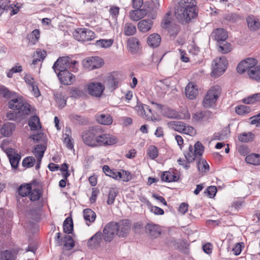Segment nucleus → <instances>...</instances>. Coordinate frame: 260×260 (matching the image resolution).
<instances>
[{
    "instance_id": "nucleus-1",
    "label": "nucleus",
    "mask_w": 260,
    "mask_h": 260,
    "mask_svg": "<svg viewBox=\"0 0 260 260\" xmlns=\"http://www.w3.org/2000/svg\"><path fill=\"white\" fill-rule=\"evenodd\" d=\"M175 14L180 22H188L198 15L195 0H178Z\"/></svg>"
},
{
    "instance_id": "nucleus-2",
    "label": "nucleus",
    "mask_w": 260,
    "mask_h": 260,
    "mask_svg": "<svg viewBox=\"0 0 260 260\" xmlns=\"http://www.w3.org/2000/svg\"><path fill=\"white\" fill-rule=\"evenodd\" d=\"M8 107L21 116H25L32 114L35 111L34 108L25 102L20 96L11 99L8 103Z\"/></svg>"
},
{
    "instance_id": "nucleus-3",
    "label": "nucleus",
    "mask_w": 260,
    "mask_h": 260,
    "mask_svg": "<svg viewBox=\"0 0 260 260\" xmlns=\"http://www.w3.org/2000/svg\"><path fill=\"white\" fill-rule=\"evenodd\" d=\"M77 63V61L73 60L69 56L60 57L54 62L52 68L56 74L58 72H63L67 71L68 69L71 68H72V71L76 72L77 70V69L76 68Z\"/></svg>"
},
{
    "instance_id": "nucleus-4",
    "label": "nucleus",
    "mask_w": 260,
    "mask_h": 260,
    "mask_svg": "<svg viewBox=\"0 0 260 260\" xmlns=\"http://www.w3.org/2000/svg\"><path fill=\"white\" fill-rule=\"evenodd\" d=\"M221 93V88L217 85L212 86L207 92L203 101V105L205 108H211L219 99Z\"/></svg>"
},
{
    "instance_id": "nucleus-5",
    "label": "nucleus",
    "mask_w": 260,
    "mask_h": 260,
    "mask_svg": "<svg viewBox=\"0 0 260 260\" xmlns=\"http://www.w3.org/2000/svg\"><path fill=\"white\" fill-rule=\"evenodd\" d=\"M204 151V146L200 142L198 141L194 144V147L190 145L188 150L184 151V155L186 161L189 163L202 157Z\"/></svg>"
},
{
    "instance_id": "nucleus-6",
    "label": "nucleus",
    "mask_w": 260,
    "mask_h": 260,
    "mask_svg": "<svg viewBox=\"0 0 260 260\" xmlns=\"http://www.w3.org/2000/svg\"><path fill=\"white\" fill-rule=\"evenodd\" d=\"M100 131L101 129L98 127L96 147L112 145L117 143L118 140L116 137L109 134L103 133Z\"/></svg>"
},
{
    "instance_id": "nucleus-7",
    "label": "nucleus",
    "mask_w": 260,
    "mask_h": 260,
    "mask_svg": "<svg viewBox=\"0 0 260 260\" xmlns=\"http://www.w3.org/2000/svg\"><path fill=\"white\" fill-rule=\"evenodd\" d=\"M228 61L224 57L215 58L212 63V76L218 77L221 75L225 71Z\"/></svg>"
},
{
    "instance_id": "nucleus-8",
    "label": "nucleus",
    "mask_w": 260,
    "mask_h": 260,
    "mask_svg": "<svg viewBox=\"0 0 260 260\" xmlns=\"http://www.w3.org/2000/svg\"><path fill=\"white\" fill-rule=\"evenodd\" d=\"M163 116L172 119H189L190 114L188 110H184L181 112H178L174 109L165 106L161 114Z\"/></svg>"
},
{
    "instance_id": "nucleus-9",
    "label": "nucleus",
    "mask_w": 260,
    "mask_h": 260,
    "mask_svg": "<svg viewBox=\"0 0 260 260\" xmlns=\"http://www.w3.org/2000/svg\"><path fill=\"white\" fill-rule=\"evenodd\" d=\"M74 38L78 41H88L95 38L94 32L87 28H78L73 33Z\"/></svg>"
},
{
    "instance_id": "nucleus-10",
    "label": "nucleus",
    "mask_w": 260,
    "mask_h": 260,
    "mask_svg": "<svg viewBox=\"0 0 260 260\" xmlns=\"http://www.w3.org/2000/svg\"><path fill=\"white\" fill-rule=\"evenodd\" d=\"M97 134L98 127H94L88 131H84L82 135L83 142L88 146L96 147Z\"/></svg>"
},
{
    "instance_id": "nucleus-11",
    "label": "nucleus",
    "mask_w": 260,
    "mask_h": 260,
    "mask_svg": "<svg viewBox=\"0 0 260 260\" xmlns=\"http://www.w3.org/2000/svg\"><path fill=\"white\" fill-rule=\"evenodd\" d=\"M136 109L140 116H141L148 120H151L152 121L159 120V118L155 116L152 112L151 108L148 105H142L141 106H137Z\"/></svg>"
},
{
    "instance_id": "nucleus-12",
    "label": "nucleus",
    "mask_w": 260,
    "mask_h": 260,
    "mask_svg": "<svg viewBox=\"0 0 260 260\" xmlns=\"http://www.w3.org/2000/svg\"><path fill=\"white\" fill-rule=\"evenodd\" d=\"M105 88V85L102 83L91 82L87 85V92L91 96L99 98L102 95Z\"/></svg>"
},
{
    "instance_id": "nucleus-13",
    "label": "nucleus",
    "mask_w": 260,
    "mask_h": 260,
    "mask_svg": "<svg viewBox=\"0 0 260 260\" xmlns=\"http://www.w3.org/2000/svg\"><path fill=\"white\" fill-rule=\"evenodd\" d=\"M117 223L111 222L107 224L103 229L102 235L103 239L106 242H111L117 235Z\"/></svg>"
},
{
    "instance_id": "nucleus-14",
    "label": "nucleus",
    "mask_w": 260,
    "mask_h": 260,
    "mask_svg": "<svg viewBox=\"0 0 260 260\" xmlns=\"http://www.w3.org/2000/svg\"><path fill=\"white\" fill-rule=\"evenodd\" d=\"M104 62L102 58L95 56L87 58L83 61V66L86 69L92 70L100 68Z\"/></svg>"
},
{
    "instance_id": "nucleus-15",
    "label": "nucleus",
    "mask_w": 260,
    "mask_h": 260,
    "mask_svg": "<svg viewBox=\"0 0 260 260\" xmlns=\"http://www.w3.org/2000/svg\"><path fill=\"white\" fill-rule=\"evenodd\" d=\"M117 235L119 237H126L131 229V223L128 220H123L117 223Z\"/></svg>"
},
{
    "instance_id": "nucleus-16",
    "label": "nucleus",
    "mask_w": 260,
    "mask_h": 260,
    "mask_svg": "<svg viewBox=\"0 0 260 260\" xmlns=\"http://www.w3.org/2000/svg\"><path fill=\"white\" fill-rule=\"evenodd\" d=\"M61 84L64 85H71L75 80V77L68 70L63 72H58L57 74Z\"/></svg>"
},
{
    "instance_id": "nucleus-17",
    "label": "nucleus",
    "mask_w": 260,
    "mask_h": 260,
    "mask_svg": "<svg viewBox=\"0 0 260 260\" xmlns=\"http://www.w3.org/2000/svg\"><path fill=\"white\" fill-rule=\"evenodd\" d=\"M103 237L100 232L96 233L93 236L89 239L87 242V246L91 249H94L101 246L103 243Z\"/></svg>"
},
{
    "instance_id": "nucleus-18",
    "label": "nucleus",
    "mask_w": 260,
    "mask_h": 260,
    "mask_svg": "<svg viewBox=\"0 0 260 260\" xmlns=\"http://www.w3.org/2000/svg\"><path fill=\"white\" fill-rule=\"evenodd\" d=\"M118 74L116 72L110 74L104 81V83L107 88L111 89L112 90L117 88L119 80L117 77Z\"/></svg>"
},
{
    "instance_id": "nucleus-19",
    "label": "nucleus",
    "mask_w": 260,
    "mask_h": 260,
    "mask_svg": "<svg viewBox=\"0 0 260 260\" xmlns=\"http://www.w3.org/2000/svg\"><path fill=\"white\" fill-rule=\"evenodd\" d=\"M153 25V22L151 19L141 20L138 23L139 30L143 33L149 31Z\"/></svg>"
},
{
    "instance_id": "nucleus-20",
    "label": "nucleus",
    "mask_w": 260,
    "mask_h": 260,
    "mask_svg": "<svg viewBox=\"0 0 260 260\" xmlns=\"http://www.w3.org/2000/svg\"><path fill=\"white\" fill-rule=\"evenodd\" d=\"M145 229L146 233L152 238H156L161 233V229L157 224L148 223Z\"/></svg>"
},
{
    "instance_id": "nucleus-21",
    "label": "nucleus",
    "mask_w": 260,
    "mask_h": 260,
    "mask_svg": "<svg viewBox=\"0 0 260 260\" xmlns=\"http://www.w3.org/2000/svg\"><path fill=\"white\" fill-rule=\"evenodd\" d=\"M185 93L188 99L193 100L198 94V89L194 83L190 82L185 87Z\"/></svg>"
},
{
    "instance_id": "nucleus-22",
    "label": "nucleus",
    "mask_w": 260,
    "mask_h": 260,
    "mask_svg": "<svg viewBox=\"0 0 260 260\" xmlns=\"http://www.w3.org/2000/svg\"><path fill=\"white\" fill-rule=\"evenodd\" d=\"M161 37L157 33H153L150 35L147 39L148 45L153 48L157 47L160 43Z\"/></svg>"
},
{
    "instance_id": "nucleus-23",
    "label": "nucleus",
    "mask_w": 260,
    "mask_h": 260,
    "mask_svg": "<svg viewBox=\"0 0 260 260\" xmlns=\"http://www.w3.org/2000/svg\"><path fill=\"white\" fill-rule=\"evenodd\" d=\"M15 129V124L8 122L3 124L0 129V133L3 136L9 137L12 134Z\"/></svg>"
},
{
    "instance_id": "nucleus-24",
    "label": "nucleus",
    "mask_w": 260,
    "mask_h": 260,
    "mask_svg": "<svg viewBox=\"0 0 260 260\" xmlns=\"http://www.w3.org/2000/svg\"><path fill=\"white\" fill-rule=\"evenodd\" d=\"M55 100L59 108H62L66 105L67 98L61 90L56 91L54 94Z\"/></svg>"
},
{
    "instance_id": "nucleus-25",
    "label": "nucleus",
    "mask_w": 260,
    "mask_h": 260,
    "mask_svg": "<svg viewBox=\"0 0 260 260\" xmlns=\"http://www.w3.org/2000/svg\"><path fill=\"white\" fill-rule=\"evenodd\" d=\"M95 118L99 123L103 125H109L113 122L112 117L109 114H97Z\"/></svg>"
},
{
    "instance_id": "nucleus-26",
    "label": "nucleus",
    "mask_w": 260,
    "mask_h": 260,
    "mask_svg": "<svg viewBox=\"0 0 260 260\" xmlns=\"http://www.w3.org/2000/svg\"><path fill=\"white\" fill-rule=\"evenodd\" d=\"M212 34L217 43L221 41L224 43L228 38L227 32L223 28H217L213 32Z\"/></svg>"
},
{
    "instance_id": "nucleus-27",
    "label": "nucleus",
    "mask_w": 260,
    "mask_h": 260,
    "mask_svg": "<svg viewBox=\"0 0 260 260\" xmlns=\"http://www.w3.org/2000/svg\"><path fill=\"white\" fill-rule=\"evenodd\" d=\"M212 113L209 111L198 112L192 116V119L196 121H202L207 120L211 117Z\"/></svg>"
},
{
    "instance_id": "nucleus-28",
    "label": "nucleus",
    "mask_w": 260,
    "mask_h": 260,
    "mask_svg": "<svg viewBox=\"0 0 260 260\" xmlns=\"http://www.w3.org/2000/svg\"><path fill=\"white\" fill-rule=\"evenodd\" d=\"M83 216L85 220L86 221V224L89 226L91 223L94 221L96 214L91 209H86L83 211Z\"/></svg>"
},
{
    "instance_id": "nucleus-29",
    "label": "nucleus",
    "mask_w": 260,
    "mask_h": 260,
    "mask_svg": "<svg viewBox=\"0 0 260 260\" xmlns=\"http://www.w3.org/2000/svg\"><path fill=\"white\" fill-rule=\"evenodd\" d=\"M146 15V12L142 9H138L137 10L131 11L129 12L130 19L135 21H137L143 18Z\"/></svg>"
},
{
    "instance_id": "nucleus-30",
    "label": "nucleus",
    "mask_w": 260,
    "mask_h": 260,
    "mask_svg": "<svg viewBox=\"0 0 260 260\" xmlns=\"http://www.w3.org/2000/svg\"><path fill=\"white\" fill-rule=\"evenodd\" d=\"M28 125L31 131H36L41 128L40 119L38 116H33L28 120Z\"/></svg>"
},
{
    "instance_id": "nucleus-31",
    "label": "nucleus",
    "mask_w": 260,
    "mask_h": 260,
    "mask_svg": "<svg viewBox=\"0 0 260 260\" xmlns=\"http://www.w3.org/2000/svg\"><path fill=\"white\" fill-rule=\"evenodd\" d=\"M245 161L255 166L259 165H260V154L251 153L246 157Z\"/></svg>"
},
{
    "instance_id": "nucleus-32",
    "label": "nucleus",
    "mask_w": 260,
    "mask_h": 260,
    "mask_svg": "<svg viewBox=\"0 0 260 260\" xmlns=\"http://www.w3.org/2000/svg\"><path fill=\"white\" fill-rule=\"evenodd\" d=\"M46 52L44 50H37L34 55L32 63L36 65L38 62L42 61L46 57Z\"/></svg>"
},
{
    "instance_id": "nucleus-33",
    "label": "nucleus",
    "mask_w": 260,
    "mask_h": 260,
    "mask_svg": "<svg viewBox=\"0 0 260 260\" xmlns=\"http://www.w3.org/2000/svg\"><path fill=\"white\" fill-rule=\"evenodd\" d=\"M247 22L248 27L251 30H256L260 27V22L259 20L253 17H248L247 18Z\"/></svg>"
},
{
    "instance_id": "nucleus-34",
    "label": "nucleus",
    "mask_w": 260,
    "mask_h": 260,
    "mask_svg": "<svg viewBox=\"0 0 260 260\" xmlns=\"http://www.w3.org/2000/svg\"><path fill=\"white\" fill-rule=\"evenodd\" d=\"M127 45L130 49L131 51L135 52L138 51L139 49L140 42L137 38L133 37L128 39Z\"/></svg>"
},
{
    "instance_id": "nucleus-35",
    "label": "nucleus",
    "mask_w": 260,
    "mask_h": 260,
    "mask_svg": "<svg viewBox=\"0 0 260 260\" xmlns=\"http://www.w3.org/2000/svg\"><path fill=\"white\" fill-rule=\"evenodd\" d=\"M46 148L44 144H39L35 147L33 153L37 159H42Z\"/></svg>"
},
{
    "instance_id": "nucleus-36",
    "label": "nucleus",
    "mask_w": 260,
    "mask_h": 260,
    "mask_svg": "<svg viewBox=\"0 0 260 260\" xmlns=\"http://www.w3.org/2000/svg\"><path fill=\"white\" fill-rule=\"evenodd\" d=\"M198 160L197 166L199 172L206 173L209 170V166L206 160L201 157Z\"/></svg>"
},
{
    "instance_id": "nucleus-37",
    "label": "nucleus",
    "mask_w": 260,
    "mask_h": 260,
    "mask_svg": "<svg viewBox=\"0 0 260 260\" xmlns=\"http://www.w3.org/2000/svg\"><path fill=\"white\" fill-rule=\"evenodd\" d=\"M136 26L132 23H126L124 26V33L125 36H133L136 32Z\"/></svg>"
},
{
    "instance_id": "nucleus-38",
    "label": "nucleus",
    "mask_w": 260,
    "mask_h": 260,
    "mask_svg": "<svg viewBox=\"0 0 260 260\" xmlns=\"http://www.w3.org/2000/svg\"><path fill=\"white\" fill-rule=\"evenodd\" d=\"M184 123L182 121H170L168 123L169 128L175 131L182 133L183 129Z\"/></svg>"
},
{
    "instance_id": "nucleus-39",
    "label": "nucleus",
    "mask_w": 260,
    "mask_h": 260,
    "mask_svg": "<svg viewBox=\"0 0 260 260\" xmlns=\"http://www.w3.org/2000/svg\"><path fill=\"white\" fill-rule=\"evenodd\" d=\"M254 137V135L251 133H243L238 136V140L244 143H248L252 141Z\"/></svg>"
},
{
    "instance_id": "nucleus-40",
    "label": "nucleus",
    "mask_w": 260,
    "mask_h": 260,
    "mask_svg": "<svg viewBox=\"0 0 260 260\" xmlns=\"http://www.w3.org/2000/svg\"><path fill=\"white\" fill-rule=\"evenodd\" d=\"M161 180L166 182H173L177 180V177L173 172H165L161 175Z\"/></svg>"
},
{
    "instance_id": "nucleus-41",
    "label": "nucleus",
    "mask_w": 260,
    "mask_h": 260,
    "mask_svg": "<svg viewBox=\"0 0 260 260\" xmlns=\"http://www.w3.org/2000/svg\"><path fill=\"white\" fill-rule=\"evenodd\" d=\"M103 171L107 176L117 180L118 179V176H119L118 171L110 169V168L107 165H104L103 166Z\"/></svg>"
},
{
    "instance_id": "nucleus-42",
    "label": "nucleus",
    "mask_w": 260,
    "mask_h": 260,
    "mask_svg": "<svg viewBox=\"0 0 260 260\" xmlns=\"http://www.w3.org/2000/svg\"><path fill=\"white\" fill-rule=\"evenodd\" d=\"M114 42V40L110 39H100L96 41V45L103 48H107L111 47Z\"/></svg>"
},
{
    "instance_id": "nucleus-43",
    "label": "nucleus",
    "mask_w": 260,
    "mask_h": 260,
    "mask_svg": "<svg viewBox=\"0 0 260 260\" xmlns=\"http://www.w3.org/2000/svg\"><path fill=\"white\" fill-rule=\"evenodd\" d=\"M40 38V31L36 29L34 30L28 36L29 40V44L30 45L35 44Z\"/></svg>"
},
{
    "instance_id": "nucleus-44",
    "label": "nucleus",
    "mask_w": 260,
    "mask_h": 260,
    "mask_svg": "<svg viewBox=\"0 0 260 260\" xmlns=\"http://www.w3.org/2000/svg\"><path fill=\"white\" fill-rule=\"evenodd\" d=\"M248 75L250 78L260 82V66H256Z\"/></svg>"
},
{
    "instance_id": "nucleus-45",
    "label": "nucleus",
    "mask_w": 260,
    "mask_h": 260,
    "mask_svg": "<svg viewBox=\"0 0 260 260\" xmlns=\"http://www.w3.org/2000/svg\"><path fill=\"white\" fill-rule=\"evenodd\" d=\"M63 231L65 233L70 234L73 230V223L72 219L68 217L63 222Z\"/></svg>"
},
{
    "instance_id": "nucleus-46",
    "label": "nucleus",
    "mask_w": 260,
    "mask_h": 260,
    "mask_svg": "<svg viewBox=\"0 0 260 260\" xmlns=\"http://www.w3.org/2000/svg\"><path fill=\"white\" fill-rule=\"evenodd\" d=\"M31 186L30 184H26L21 185L18 188V192L22 197H26L30 192Z\"/></svg>"
},
{
    "instance_id": "nucleus-47",
    "label": "nucleus",
    "mask_w": 260,
    "mask_h": 260,
    "mask_svg": "<svg viewBox=\"0 0 260 260\" xmlns=\"http://www.w3.org/2000/svg\"><path fill=\"white\" fill-rule=\"evenodd\" d=\"M119 176L117 180H122L124 182H128L132 179V175L130 172L123 170L118 173Z\"/></svg>"
},
{
    "instance_id": "nucleus-48",
    "label": "nucleus",
    "mask_w": 260,
    "mask_h": 260,
    "mask_svg": "<svg viewBox=\"0 0 260 260\" xmlns=\"http://www.w3.org/2000/svg\"><path fill=\"white\" fill-rule=\"evenodd\" d=\"M260 101V93L253 94L243 100V102L246 104H253Z\"/></svg>"
},
{
    "instance_id": "nucleus-49",
    "label": "nucleus",
    "mask_w": 260,
    "mask_h": 260,
    "mask_svg": "<svg viewBox=\"0 0 260 260\" xmlns=\"http://www.w3.org/2000/svg\"><path fill=\"white\" fill-rule=\"evenodd\" d=\"M246 64V67L248 69V74L250 71L253 70V69L257 66V61L253 58H248L244 60Z\"/></svg>"
},
{
    "instance_id": "nucleus-50",
    "label": "nucleus",
    "mask_w": 260,
    "mask_h": 260,
    "mask_svg": "<svg viewBox=\"0 0 260 260\" xmlns=\"http://www.w3.org/2000/svg\"><path fill=\"white\" fill-rule=\"evenodd\" d=\"M218 45L219 46V51L221 53H226L231 50L230 44L227 43L225 40L224 43H222V41L218 43Z\"/></svg>"
},
{
    "instance_id": "nucleus-51",
    "label": "nucleus",
    "mask_w": 260,
    "mask_h": 260,
    "mask_svg": "<svg viewBox=\"0 0 260 260\" xmlns=\"http://www.w3.org/2000/svg\"><path fill=\"white\" fill-rule=\"evenodd\" d=\"M118 191L116 188H112L109 190L107 203L108 205H112L114 203Z\"/></svg>"
},
{
    "instance_id": "nucleus-52",
    "label": "nucleus",
    "mask_w": 260,
    "mask_h": 260,
    "mask_svg": "<svg viewBox=\"0 0 260 260\" xmlns=\"http://www.w3.org/2000/svg\"><path fill=\"white\" fill-rule=\"evenodd\" d=\"M147 153L151 159H154L158 156V151L157 147L151 145L148 148Z\"/></svg>"
},
{
    "instance_id": "nucleus-53",
    "label": "nucleus",
    "mask_w": 260,
    "mask_h": 260,
    "mask_svg": "<svg viewBox=\"0 0 260 260\" xmlns=\"http://www.w3.org/2000/svg\"><path fill=\"white\" fill-rule=\"evenodd\" d=\"M182 133L193 137L196 135V130L193 127L184 123Z\"/></svg>"
},
{
    "instance_id": "nucleus-54",
    "label": "nucleus",
    "mask_w": 260,
    "mask_h": 260,
    "mask_svg": "<svg viewBox=\"0 0 260 260\" xmlns=\"http://www.w3.org/2000/svg\"><path fill=\"white\" fill-rule=\"evenodd\" d=\"M29 197L31 201H35L38 200L41 195V190L39 189H34L28 193Z\"/></svg>"
},
{
    "instance_id": "nucleus-55",
    "label": "nucleus",
    "mask_w": 260,
    "mask_h": 260,
    "mask_svg": "<svg viewBox=\"0 0 260 260\" xmlns=\"http://www.w3.org/2000/svg\"><path fill=\"white\" fill-rule=\"evenodd\" d=\"M36 162V160L33 156H28L23 159L22 161V166L25 168L32 167Z\"/></svg>"
},
{
    "instance_id": "nucleus-56",
    "label": "nucleus",
    "mask_w": 260,
    "mask_h": 260,
    "mask_svg": "<svg viewBox=\"0 0 260 260\" xmlns=\"http://www.w3.org/2000/svg\"><path fill=\"white\" fill-rule=\"evenodd\" d=\"M22 71V67L21 66L17 64V66H15L12 67L11 69H10L7 72V76L9 78H12L13 74L15 73H20Z\"/></svg>"
},
{
    "instance_id": "nucleus-57",
    "label": "nucleus",
    "mask_w": 260,
    "mask_h": 260,
    "mask_svg": "<svg viewBox=\"0 0 260 260\" xmlns=\"http://www.w3.org/2000/svg\"><path fill=\"white\" fill-rule=\"evenodd\" d=\"M250 108L245 105H240L236 108L235 111L238 115H242L250 112Z\"/></svg>"
},
{
    "instance_id": "nucleus-58",
    "label": "nucleus",
    "mask_w": 260,
    "mask_h": 260,
    "mask_svg": "<svg viewBox=\"0 0 260 260\" xmlns=\"http://www.w3.org/2000/svg\"><path fill=\"white\" fill-rule=\"evenodd\" d=\"M1 258L3 260H15V255L12 251L6 250L1 253Z\"/></svg>"
},
{
    "instance_id": "nucleus-59",
    "label": "nucleus",
    "mask_w": 260,
    "mask_h": 260,
    "mask_svg": "<svg viewBox=\"0 0 260 260\" xmlns=\"http://www.w3.org/2000/svg\"><path fill=\"white\" fill-rule=\"evenodd\" d=\"M64 246L68 249L70 250L74 246V242L71 236L67 235L64 237Z\"/></svg>"
},
{
    "instance_id": "nucleus-60",
    "label": "nucleus",
    "mask_w": 260,
    "mask_h": 260,
    "mask_svg": "<svg viewBox=\"0 0 260 260\" xmlns=\"http://www.w3.org/2000/svg\"><path fill=\"white\" fill-rule=\"evenodd\" d=\"M20 158L21 156L18 154L14 155V156L9 158L10 162L13 168L16 169L17 168Z\"/></svg>"
},
{
    "instance_id": "nucleus-61",
    "label": "nucleus",
    "mask_w": 260,
    "mask_h": 260,
    "mask_svg": "<svg viewBox=\"0 0 260 260\" xmlns=\"http://www.w3.org/2000/svg\"><path fill=\"white\" fill-rule=\"evenodd\" d=\"M10 2L8 0H2L0 2V15H2L4 11L8 12L10 9V6H9V3Z\"/></svg>"
},
{
    "instance_id": "nucleus-62",
    "label": "nucleus",
    "mask_w": 260,
    "mask_h": 260,
    "mask_svg": "<svg viewBox=\"0 0 260 260\" xmlns=\"http://www.w3.org/2000/svg\"><path fill=\"white\" fill-rule=\"evenodd\" d=\"M171 15L170 13L168 12L164 17L162 21L161 22V26L164 28H169L170 23L171 22Z\"/></svg>"
},
{
    "instance_id": "nucleus-63",
    "label": "nucleus",
    "mask_w": 260,
    "mask_h": 260,
    "mask_svg": "<svg viewBox=\"0 0 260 260\" xmlns=\"http://www.w3.org/2000/svg\"><path fill=\"white\" fill-rule=\"evenodd\" d=\"M119 13V8L118 7H112L110 9V14L112 18L116 21Z\"/></svg>"
},
{
    "instance_id": "nucleus-64",
    "label": "nucleus",
    "mask_w": 260,
    "mask_h": 260,
    "mask_svg": "<svg viewBox=\"0 0 260 260\" xmlns=\"http://www.w3.org/2000/svg\"><path fill=\"white\" fill-rule=\"evenodd\" d=\"M217 192L216 187L215 186H211L208 187L204 191L205 193H207L209 198L214 197Z\"/></svg>"
}]
</instances>
